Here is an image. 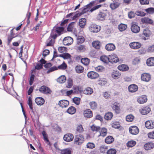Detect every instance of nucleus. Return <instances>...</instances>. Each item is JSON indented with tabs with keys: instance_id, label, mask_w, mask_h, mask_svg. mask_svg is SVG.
<instances>
[{
	"instance_id": "f257e3e1",
	"label": "nucleus",
	"mask_w": 154,
	"mask_h": 154,
	"mask_svg": "<svg viewBox=\"0 0 154 154\" xmlns=\"http://www.w3.org/2000/svg\"><path fill=\"white\" fill-rule=\"evenodd\" d=\"M94 6L91 2H90L89 4L85 5L83 8H82V11L80 12L81 15H82L87 12L89 11L91 13L96 10L102 6L101 4L96 5L91 8Z\"/></svg>"
},
{
	"instance_id": "f03ea898",
	"label": "nucleus",
	"mask_w": 154,
	"mask_h": 154,
	"mask_svg": "<svg viewBox=\"0 0 154 154\" xmlns=\"http://www.w3.org/2000/svg\"><path fill=\"white\" fill-rule=\"evenodd\" d=\"M85 140L84 136L83 134H79L75 136L74 143L76 146H81L84 142Z\"/></svg>"
},
{
	"instance_id": "7ed1b4c3",
	"label": "nucleus",
	"mask_w": 154,
	"mask_h": 154,
	"mask_svg": "<svg viewBox=\"0 0 154 154\" xmlns=\"http://www.w3.org/2000/svg\"><path fill=\"white\" fill-rule=\"evenodd\" d=\"M38 90L41 93L45 95L51 94L52 92V90L49 87L44 85L41 86Z\"/></svg>"
},
{
	"instance_id": "20e7f679",
	"label": "nucleus",
	"mask_w": 154,
	"mask_h": 154,
	"mask_svg": "<svg viewBox=\"0 0 154 154\" xmlns=\"http://www.w3.org/2000/svg\"><path fill=\"white\" fill-rule=\"evenodd\" d=\"M112 108L116 114H119L121 112V108L120 104L117 102H115L112 104Z\"/></svg>"
},
{
	"instance_id": "39448f33",
	"label": "nucleus",
	"mask_w": 154,
	"mask_h": 154,
	"mask_svg": "<svg viewBox=\"0 0 154 154\" xmlns=\"http://www.w3.org/2000/svg\"><path fill=\"white\" fill-rule=\"evenodd\" d=\"M101 27L96 24H92L89 27V29L91 32H97L100 31Z\"/></svg>"
},
{
	"instance_id": "423d86ee",
	"label": "nucleus",
	"mask_w": 154,
	"mask_h": 154,
	"mask_svg": "<svg viewBox=\"0 0 154 154\" xmlns=\"http://www.w3.org/2000/svg\"><path fill=\"white\" fill-rule=\"evenodd\" d=\"M131 29L132 32L134 33L139 32L140 30V27L135 22L131 23Z\"/></svg>"
},
{
	"instance_id": "0eeeda50",
	"label": "nucleus",
	"mask_w": 154,
	"mask_h": 154,
	"mask_svg": "<svg viewBox=\"0 0 154 154\" xmlns=\"http://www.w3.org/2000/svg\"><path fill=\"white\" fill-rule=\"evenodd\" d=\"M106 16L107 14L106 12L100 11L97 15L96 18L98 20L103 21L105 20Z\"/></svg>"
},
{
	"instance_id": "6e6552de",
	"label": "nucleus",
	"mask_w": 154,
	"mask_h": 154,
	"mask_svg": "<svg viewBox=\"0 0 154 154\" xmlns=\"http://www.w3.org/2000/svg\"><path fill=\"white\" fill-rule=\"evenodd\" d=\"M73 42V38L70 37H67L64 38L63 42L65 46L69 45Z\"/></svg>"
},
{
	"instance_id": "1a4fd4ad",
	"label": "nucleus",
	"mask_w": 154,
	"mask_h": 154,
	"mask_svg": "<svg viewBox=\"0 0 154 154\" xmlns=\"http://www.w3.org/2000/svg\"><path fill=\"white\" fill-rule=\"evenodd\" d=\"M109 62L112 63H116L119 60V58L115 54H113L109 55Z\"/></svg>"
},
{
	"instance_id": "9d476101",
	"label": "nucleus",
	"mask_w": 154,
	"mask_h": 154,
	"mask_svg": "<svg viewBox=\"0 0 154 154\" xmlns=\"http://www.w3.org/2000/svg\"><path fill=\"white\" fill-rule=\"evenodd\" d=\"M141 78L142 81L148 82L151 79V75L149 74L148 73H143L141 75Z\"/></svg>"
},
{
	"instance_id": "9b49d317",
	"label": "nucleus",
	"mask_w": 154,
	"mask_h": 154,
	"mask_svg": "<svg viewBox=\"0 0 154 154\" xmlns=\"http://www.w3.org/2000/svg\"><path fill=\"white\" fill-rule=\"evenodd\" d=\"M87 76L88 78L92 79H96L99 76V74L97 72L94 71H90L88 72Z\"/></svg>"
},
{
	"instance_id": "f8f14e48",
	"label": "nucleus",
	"mask_w": 154,
	"mask_h": 154,
	"mask_svg": "<svg viewBox=\"0 0 154 154\" xmlns=\"http://www.w3.org/2000/svg\"><path fill=\"white\" fill-rule=\"evenodd\" d=\"M74 138V136L71 133L66 134H65L63 137V140L67 142H69L72 141Z\"/></svg>"
},
{
	"instance_id": "ddd939ff",
	"label": "nucleus",
	"mask_w": 154,
	"mask_h": 154,
	"mask_svg": "<svg viewBox=\"0 0 154 154\" xmlns=\"http://www.w3.org/2000/svg\"><path fill=\"white\" fill-rule=\"evenodd\" d=\"M130 133L133 135H136L139 132V130L138 127L136 126H132L129 128Z\"/></svg>"
},
{
	"instance_id": "4468645a",
	"label": "nucleus",
	"mask_w": 154,
	"mask_h": 154,
	"mask_svg": "<svg viewBox=\"0 0 154 154\" xmlns=\"http://www.w3.org/2000/svg\"><path fill=\"white\" fill-rule=\"evenodd\" d=\"M130 48L134 49H137L140 48L141 46V44L138 42H133L129 44Z\"/></svg>"
},
{
	"instance_id": "2eb2a0df",
	"label": "nucleus",
	"mask_w": 154,
	"mask_h": 154,
	"mask_svg": "<svg viewBox=\"0 0 154 154\" xmlns=\"http://www.w3.org/2000/svg\"><path fill=\"white\" fill-rule=\"evenodd\" d=\"M147 100L146 96L142 95L138 97L137 99V102L140 104H143Z\"/></svg>"
},
{
	"instance_id": "dca6fc26",
	"label": "nucleus",
	"mask_w": 154,
	"mask_h": 154,
	"mask_svg": "<svg viewBox=\"0 0 154 154\" xmlns=\"http://www.w3.org/2000/svg\"><path fill=\"white\" fill-rule=\"evenodd\" d=\"M149 31L146 29H144L143 33L142 34H140V35L142 39L144 40L148 39L149 37Z\"/></svg>"
},
{
	"instance_id": "f3484780",
	"label": "nucleus",
	"mask_w": 154,
	"mask_h": 154,
	"mask_svg": "<svg viewBox=\"0 0 154 154\" xmlns=\"http://www.w3.org/2000/svg\"><path fill=\"white\" fill-rule=\"evenodd\" d=\"M36 104L39 106L43 105L45 102L44 99L42 97H36L35 100Z\"/></svg>"
},
{
	"instance_id": "a211bd4d",
	"label": "nucleus",
	"mask_w": 154,
	"mask_h": 154,
	"mask_svg": "<svg viewBox=\"0 0 154 154\" xmlns=\"http://www.w3.org/2000/svg\"><path fill=\"white\" fill-rule=\"evenodd\" d=\"M23 45H22L21 46L20 48V51L19 54V58H20L23 60H26V59H27L28 57V54H25L24 56H23L22 55V54L23 53Z\"/></svg>"
},
{
	"instance_id": "6ab92c4d",
	"label": "nucleus",
	"mask_w": 154,
	"mask_h": 154,
	"mask_svg": "<svg viewBox=\"0 0 154 154\" xmlns=\"http://www.w3.org/2000/svg\"><path fill=\"white\" fill-rule=\"evenodd\" d=\"M145 127L148 129L154 128V121L152 120L147 121L145 123Z\"/></svg>"
},
{
	"instance_id": "aec40b11",
	"label": "nucleus",
	"mask_w": 154,
	"mask_h": 154,
	"mask_svg": "<svg viewBox=\"0 0 154 154\" xmlns=\"http://www.w3.org/2000/svg\"><path fill=\"white\" fill-rule=\"evenodd\" d=\"M150 108L148 106L143 107L140 110V111L142 115L147 114L150 112Z\"/></svg>"
},
{
	"instance_id": "412c9836",
	"label": "nucleus",
	"mask_w": 154,
	"mask_h": 154,
	"mask_svg": "<svg viewBox=\"0 0 154 154\" xmlns=\"http://www.w3.org/2000/svg\"><path fill=\"white\" fill-rule=\"evenodd\" d=\"M138 89V86L134 84L130 85L128 87V90L129 92L131 93H134L137 91Z\"/></svg>"
},
{
	"instance_id": "4be33fe9",
	"label": "nucleus",
	"mask_w": 154,
	"mask_h": 154,
	"mask_svg": "<svg viewBox=\"0 0 154 154\" xmlns=\"http://www.w3.org/2000/svg\"><path fill=\"white\" fill-rule=\"evenodd\" d=\"M83 115L85 117L88 118H91L93 116L92 112L89 109L85 110L84 111Z\"/></svg>"
},
{
	"instance_id": "5701e85b",
	"label": "nucleus",
	"mask_w": 154,
	"mask_h": 154,
	"mask_svg": "<svg viewBox=\"0 0 154 154\" xmlns=\"http://www.w3.org/2000/svg\"><path fill=\"white\" fill-rule=\"evenodd\" d=\"M154 147V143L152 142H148L144 145V148L146 150H150Z\"/></svg>"
},
{
	"instance_id": "b1692460",
	"label": "nucleus",
	"mask_w": 154,
	"mask_h": 154,
	"mask_svg": "<svg viewBox=\"0 0 154 154\" xmlns=\"http://www.w3.org/2000/svg\"><path fill=\"white\" fill-rule=\"evenodd\" d=\"M92 45L95 49L98 50L100 49L101 44V42L98 41H94L92 42Z\"/></svg>"
},
{
	"instance_id": "393cba45",
	"label": "nucleus",
	"mask_w": 154,
	"mask_h": 154,
	"mask_svg": "<svg viewBox=\"0 0 154 154\" xmlns=\"http://www.w3.org/2000/svg\"><path fill=\"white\" fill-rule=\"evenodd\" d=\"M69 104V102L66 100H62L59 101L58 104L62 108L66 107Z\"/></svg>"
},
{
	"instance_id": "a878e982",
	"label": "nucleus",
	"mask_w": 154,
	"mask_h": 154,
	"mask_svg": "<svg viewBox=\"0 0 154 154\" xmlns=\"http://www.w3.org/2000/svg\"><path fill=\"white\" fill-rule=\"evenodd\" d=\"M121 75V74L118 71H114L112 73L111 76L112 78L115 79H118Z\"/></svg>"
},
{
	"instance_id": "bb28decb",
	"label": "nucleus",
	"mask_w": 154,
	"mask_h": 154,
	"mask_svg": "<svg viewBox=\"0 0 154 154\" xmlns=\"http://www.w3.org/2000/svg\"><path fill=\"white\" fill-rule=\"evenodd\" d=\"M105 48L107 51H111L115 49L116 47L112 43H108L106 45Z\"/></svg>"
},
{
	"instance_id": "cd10ccee",
	"label": "nucleus",
	"mask_w": 154,
	"mask_h": 154,
	"mask_svg": "<svg viewBox=\"0 0 154 154\" xmlns=\"http://www.w3.org/2000/svg\"><path fill=\"white\" fill-rule=\"evenodd\" d=\"M120 5L119 2H113L110 4L109 7L112 10H114L118 8Z\"/></svg>"
},
{
	"instance_id": "c85d7f7f",
	"label": "nucleus",
	"mask_w": 154,
	"mask_h": 154,
	"mask_svg": "<svg viewBox=\"0 0 154 154\" xmlns=\"http://www.w3.org/2000/svg\"><path fill=\"white\" fill-rule=\"evenodd\" d=\"M114 139L112 136H108L107 137L105 140V142L107 144L112 143L114 141Z\"/></svg>"
},
{
	"instance_id": "c756f323",
	"label": "nucleus",
	"mask_w": 154,
	"mask_h": 154,
	"mask_svg": "<svg viewBox=\"0 0 154 154\" xmlns=\"http://www.w3.org/2000/svg\"><path fill=\"white\" fill-rule=\"evenodd\" d=\"M118 69L120 71H126L128 70L129 67L126 65L121 64L118 66Z\"/></svg>"
},
{
	"instance_id": "7c9ffc66",
	"label": "nucleus",
	"mask_w": 154,
	"mask_h": 154,
	"mask_svg": "<svg viewBox=\"0 0 154 154\" xmlns=\"http://www.w3.org/2000/svg\"><path fill=\"white\" fill-rule=\"evenodd\" d=\"M100 132L99 135H98V137L101 136L104 137L107 134V129L105 128H100Z\"/></svg>"
},
{
	"instance_id": "2f4dec72",
	"label": "nucleus",
	"mask_w": 154,
	"mask_h": 154,
	"mask_svg": "<svg viewBox=\"0 0 154 154\" xmlns=\"http://www.w3.org/2000/svg\"><path fill=\"white\" fill-rule=\"evenodd\" d=\"M141 21L143 23H149L150 24H152L153 21L151 19L148 17H144L141 18Z\"/></svg>"
},
{
	"instance_id": "473e14b6",
	"label": "nucleus",
	"mask_w": 154,
	"mask_h": 154,
	"mask_svg": "<svg viewBox=\"0 0 154 154\" xmlns=\"http://www.w3.org/2000/svg\"><path fill=\"white\" fill-rule=\"evenodd\" d=\"M146 64L149 66H154V57H151L148 58L146 61Z\"/></svg>"
},
{
	"instance_id": "72a5a7b5",
	"label": "nucleus",
	"mask_w": 154,
	"mask_h": 154,
	"mask_svg": "<svg viewBox=\"0 0 154 154\" xmlns=\"http://www.w3.org/2000/svg\"><path fill=\"white\" fill-rule=\"evenodd\" d=\"M42 134L43 137V139L44 141L46 143H48V145L50 146L51 143L48 138V135L46 132L45 131H43L42 132Z\"/></svg>"
},
{
	"instance_id": "f704fd0d",
	"label": "nucleus",
	"mask_w": 154,
	"mask_h": 154,
	"mask_svg": "<svg viewBox=\"0 0 154 154\" xmlns=\"http://www.w3.org/2000/svg\"><path fill=\"white\" fill-rule=\"evenodd\" d=\"M77 51L79 52H83L86 50V47L84 45H80L77 47Z\"/></svg>"
},
{
	"instance_id": "c9c22d12",
	"label": "nucleus",
	"mask_w": 154,
	"mask_h": 154,
	"mask_svg": "<svg viewBox=\"0 0 154 154\" xmlns=\"http://www.w3.org/2000/svg\"><path fill=\"white\" fill-rule=\"evenodd\" d=\"M100 59L105 63H108L109 62V56H107L105 55H102L100 57Z\"/></svg>"
},
{
	"instance_id": "e433bc0d",
	"label": "nucleus",
	"mask_w": 154,
	"mask_h": 154,
	"mask_svg": "<svg viewBox=\"0 0 154 154\" xmlns=\"http://www.w3.org/2000/svg\"><path fill=\"white\" fill-rule=\"evenodd\" d=\"M86 19L85 18H82L79 19V25L82 28H83L86 24Z\"/></svg>"
},
{
	"instance_id": "4c0bfd02",
	"label": "nucleus",
	"mask_w": 154,
	"mask_h": 154,
	"mask_svg": "<svg viewBox=\"0 0 154 154\" xmlns=\"http://www.w3.org/2000/svg\"><path fill=\"white\" fill-rule=\"evenodd\" d=\"M93 92V89L90 87L87 88L83 91L84 94L87 95H91Z\"/></svg>"
},
{
	"instance_id": "58836bf2",
	"label": "nucleus",
	"mask_w": 154,
	"mask_h": 154,
	"mask_svg": "<svg viewBox=\"0 0 154 154\" xmlns=\"http://www.w3.org/2000/svg\"><path fill=\"white\" fill-rule=\"evenodd\" d=\"M64 28L62 27H57L55 28V29L53 30L54 32L57 33L59 35L61 34V32L63 31Z\"/></svg>"
},
{
	"instance_id": "ea45409f",
	"label": "nucleus",
	"mask_w": 154,
	"mask_h": 154,
	"mask_svg": "<svg viewBox=\"0 0 154 154\" xmlns=\"http://www.w3.org/2000/svg\"><path fill=\"white\" fill-rule=\"evenodd\" d=\"M66 112L70 114H73L76 112L75 108L73 106H71L67 109Z\"/></svg>"
},
{
	"instance_id": "a19ab883",
	"label": "nucleus",
	"mask_w": 154,
	"mask_h": 154,
	"mask_svg": "<svg viewBox=\"0 0 154 154\" xmlns=\"http://www.w3.org/2000/svg\"><path fill=\"white\" fill-rule=\"evenodd\" d=\"M108 149V146H107L103 145L101 146L100 147V151L101 153H105L106 152V153Z\"/></svg>"
},
{
	"instance_id": "79ce46f5",
	"label": "nucleus",
	"mask_w": 154,
	"mask_h": 154,
	"mask_svg": "<svg viewBox=\"0 0 154 154\" xmlns=\"http://www.w3.org/2000/svg\"><path fill=\"white\" fill-rule=\"evenodd\" d=\"M76 131L79 133H82L84 131V129L82 125L81 124L77 125L76 128Z\"/></svg>"
},
{
	"instance_id": "37998d69",
	"label": "nucleus",
	"mask_w": 154,
	"mask_h": 154,
	"mask_svg": "<svg viewBox=\"0 0 154 154\" xmlns=\"http://www.w3.org/2000/svg\"><path fill=\"white\" fill-rule=\"evenodd\" d=\"M113 116L112 113L111 112H108L105 114L104 118L105 119L109 120H110Z\"/></svg>"
},
{
	"instance_id": "c03bdc74",
	"label": "nucleus",
	"mask_w": 154,
	"mask_h": 154,
	"mask_svg": "<svg viewBox=\"0 0 154 154\" xmlns=\"http://www.w3.org/2000/svg\"><path fill=\"white\" fill-rule=\"evenodd\" d=\"M91 130L93 132H99L100 130V128L99 126H96L94 125H92L91 127Z\"/></svg>"
},
{
	"instance_id": "a18cd8bd",
	"label": "nucleus",
	"mask_w": 154,
	"mask_h": 154,
	"mask_svg": "<svg viewBox=\"0 0 154 154\" xmlns=\"http://www.w3.org/2000/svg\"><path fill=\"white\" fill-rule=\"evenodd\" d=\"M75 24V22H72L69 23L67 27V30L69 32H72L74 29Z\"/></svg>"
},
{
	"instance_id": "49530a36",
	"label": "nucleus",
	"mask_w": 154,
	"mask_h": 154,
	"mask_svg": "<svg viewBox=\"0 0 154 154\" xmlns=\"http://www.w3.org/2000/svg\"><path fill=\"white\" fill-rule=\"evenodd\" d=\"M73 92L75 94L79 93L82 91V89L81 87L78 86H75L73 88Z\"/></svg>"
},
{
	"instance_id": "de8ad7c7",
	"label": "nucleus",
	"mask_w": 154,
	"mask_h": 154,
	"mask_svg": "<svg viewBox=\"0 0 154 154\" xmlns=\"http://www.w3.org/2000/svg\"><path fill=\"white\" fill-rule=\"evenodd\" d=\"M54 42V40L49 37L46 42V46H51Z\"/></svg>"
},
{
	"instance_id": "09e8293b",
	"label": "nucleus",
	"mask_w": 154,
	"mask_h": 154,
	"mask_svg": "<svg viewBox=\"0 0 154 154\" xmlns=\"http://www.w3.org/2000/svg\"><path fill=\"white\" fill-rule=\"evenodd\" d=\"M75 69L76 72L79 73L82 72L84 71V68L80 65H77Z\"/></svg>"
},
{
	"instance_id": "8fccbe9b",
	"label": "nucleus",
	"mask_w": 154,
	"mask_h": 154,
	"mask_svg": "<svg viewBox=\"0 0 154 154\" xmlns=\"http://www.w3.org/2000/svg\"><path fill=\"white\" fill-rule=\"evenodd\" d=\"M111 126L113 128H119L120 127V124L119 122H114L111 124Z\"/></svg>"
},
{
	"instance_id": "3c124183",
	"label": "nucleus",
	"mask_w": 154,
	"mask_h": 154,
	"mask_svg": "<svg viewBox=\"0 0 154 154\" xmlns=\"http://www.w3.org/2000/svg\"><path fill=\"white\" fill-rule=\"evenodd\" d=\"M127 25L121 23L118 26V28L120 31L125 30L127 28Z\"/></svg>"
},
{
	"instance_id": "603ef678",
	"label": "nucleus",
	"mask_w": 154,
	"mask_h": 154,
	"mask_svg": "<svg viewBox=\"0 0 154 154\" xmlns=\"http://www.w3.org/2000/svg\"><path fill=\"white\" fill-rule=\"evenodd\" d=\"M66 77L64 75H62L59 77L57 80V82L60 83H63L66 81Z\"/></svg>"
},
{
	"instance_id": "864d4df0",
	"label": "nucleus",
	"mask_w": 154,
	"mask_h": 154,
	"mask_svg": "<svg viewBox=\"0 0 154 154\" xmlns=\"http://www.w3.org/2000/svg\"><path fill=\"white\" fill-rule=\"evenodd\" d=\"M90 59L87 58H82L81 60V62L85 65H88L90 63Z\"/></svg>"
},
{
	"instance_id": "5fc2aeb1",
	"label": "nucleus",
	"mask_w": 154,
	"mask_h": 154,
	"mask_svg": "<svg viewBox=\"0 0 154 154\" xmlns=\"http://www.w3.org/2000/svg\"><path fill=\"white\" fill-rule=\"evenodd\" d=\"M91 108L93 109H95L97 108V104L95 101L91 102L89 103Z\"/></svg>"
},
{
	"instance_id": "6e6d98bb",
	"label": "nucleus",
	"mask_w": 154,
	"mask_h": 154,
	"mask_svg": "<svg viewBox=\"0 0 154 154\" xmlns=\"http://www.w3.org/2000/svg\"><path fill=\"white\" fill-rule=\"evenodd\" d=\"M136 143V142L135 141L130 140L128 141L127 143V146L128 147H132L134 146Z\"/></svg>"
},
{
	"instance_id": "4d7b16f0",
	"label": "nucleus",
	"mask_w": 154,
	"mask_h": 154,
	"mask_svg": "<svg viewBox=\"0 0 154 154\" xmlns=\"http://www.w3.org/2000/svg\"><path fill=\"white\" fill-rule=\"evenodd\" d=\"M98 84L101 85L103 86L105 85L107 82L106 79L104 78L100 79L98 81Z\"/></svg>"
},
{
	"instance_id": "13d9d810",
	"label": "nucleus",
	"mask_w": 154,
	"mask_h": 154,
	"mask_svg": "<svg viewBox=\"0 0 154 154\" xmlns=\"http://www.w3.org/2000/svg\"><path fill=\"white\" fill-rule=\"evenodd\" d=\"M85 41V38L82 36H79L77 38V43L78 44H82Z\"/></svg>"
},
{
	"instance_id": "bf43d9fd",
	"label": "nucleus",
	"mask_w": 154,
	"mask_h": 154,
	"mask_svg": "<svg viewBox=\"0 0 154 154\" xmlns=\"http://www.w3.org/2000/svg\"><path fill=\"white\" fill-rule=\"evenodd\" d=\"M28 104L29 106L30 109L32 111H33V108L32 106V98L30 97H29L28 99Z\"/></svg>"
},
{
	"instance_id": "052dcab7",
	"label": "nucleus",
	"mask_w": 154,
	"mask_h": 154,
	"mask_svg": "<svg viewBox=\"0 0 154 154\" xmlns=\"http://www.w3.org/2000/svg\"><path fill=\"white\" fill-rule=\"evenodd\" d=\"M61 154H71V151L69 149H66L61 150Z\"/></svg>"
},
{
	"instance_id": "680f3d73",
	"label": "nucleus",
	"mask_w": 154,
	"mask_h": 154,
	"mask_svg": "<svg viewBox=\"0 0 154 154\" xmlns=\"http://www.w3.org/2000/svg\"><path fill=\"white\" fill-rule=\"evenodd\" d=\"M134 119V116L132 115H127L126 117V120L128 122H132Z\"/></svg>"
},
{
	"instance_id": "e2e57ef3",
	"label": "nucleus",
	"mask_w": 154,
	"mask_h": 154,
	"mask_svg": "<svg viewBox=\"0 0 154 154\" xmlns=\"http://www.w3.org/2000/svg\"><path fill=\"white\" fill-rule=\"evenodd\" d=\"M116 152L117 151L116 149L111 148L107 150L106 154H116Z\"/></svg>"
},
{
	"instance_id": "0e129e2a",
	"label": "nucleus",
	"mask_w": 154,
	"mask_h": 154,
	"mask_svg": "<svg viewBox=\"0 0 154 154\" xmlns=\"http://www.w3.org/2000/svg\"><path fill=\"white\" fill-rule=\"evenodd\" d=\"M67 67V66L66 63L65 62H63L62 64L59 66L57 67V69H63L65 70Z\"/></svg>"
},
{
	"instance_id": "69168bd1",
	"label": "nucleus",
	"mask_w": 154,
	"mask_h": 154,
	"mask_svg": "<svg viewBox=\"0 0 154 154\" xmlns=\"http://www.w3.org/2000/svg\"><path fill=\"white\" fill-rule=\"evenodd\" d=\"M57 36L58 35L57 34V33L54 32V31L53 30L50 34L49 37L52 39H53L54 40V39H56Z\"/></svg>"
},
{
	"instance_id": "338daca9",
	"label": "nucleus",
	"mask_w": 154,
	"mask_h": 154,
	"mask_svg": "<svg viewBox=\"0 0 154 154\" xmlns=\"http://www.w3.org/2000/svg\"><path fill=\"white\" fill-rule=\"evenodd\" d=\"M73 102L77 105H79L80 103L81 99L79 97H74L72 99Z\"/></svg>"
},
{
	"instance_id": "774afa93",
	"label": "nucleus",
	"mask_w": 154,
	"mask_h": 154,
	"mask_svg": "<svg viewBox=\"0 0 154 154\" xmlns=\"http://www.w3.org/2000/svg\"><path fill=\"white\" fill-rule=\"evenodd\" d=\"M60 56L62 57L64 59H69L71 57V55L68 53L61 54Z\"/></svg>"
}]
</instances>
